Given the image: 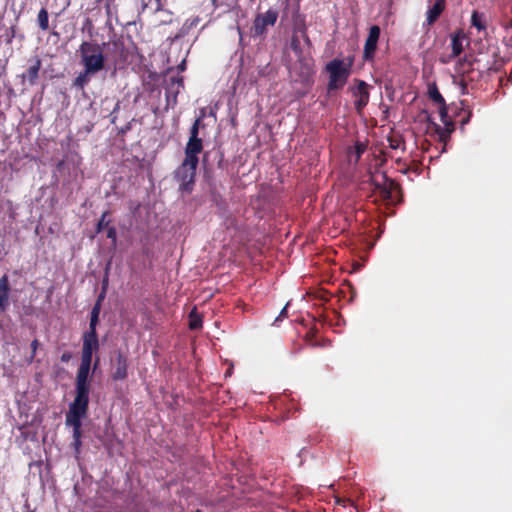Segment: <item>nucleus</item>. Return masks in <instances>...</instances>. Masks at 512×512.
<instances>
[{
	"label": "nucleus",
	"instance_id": "f257e3e1",
	"mask_svg": "<svg viewBox=\"0 0 512 512\" xmlns=\"http://www.w3.org/2000/svg\"><path fill=\"white\" fill-rule=\"evenodd\" d=\"M311 41L307 33V27L304 22L296 25L291 37L290 47L300 66V74L309 76L313 73L314 60L310 53Z\"/></svg>",
	"mask_w": 512,
	"mask_h": 512
},
{
	"label": "nucleus",
	"instance_id": "f03ea898",
	"mask_svg": "<svg viewBox=\"0 0 512 512\" xmlns=\"http://www.w3.org/2000/svg\"><path fill=\"white\" fill-rule=\"evenodd\" d=\"M78 51L83 68L91 70L96 74L105 68L106 57L100 44L84 41L81 43Z\"/></svg>",
	"mask_w": 512,
	"mask_h": 512
},
{
	"label": "nucleus",
	"instance_id": "7ed1b4c3",
	"mask_svg": "<svg viewBox=\"0 0 512 512\" xmlns=\"http://www.w3.org/2000/svg\"><path fill=\"white\" fill-rule=\"evenodd\" d=\"M351 67L352 60L345 63L339 58H335L326 64L325 70L329 74V81L327 84L328 93L340 90L346 85L351 73Z\"/></svg>",
	"mask_w": 512,
	"mask_h": 512
},
{
	"label": "nucleus",
	"instance_id": "20e7f679",
	"mask_svg": "<svg viewBox=\"0 0 512 512\" xmlns=\"http://www.w3.org/2000/svg\"><path fill=\"white\" fill-rule=\"evenodd\" d=\"M371 181L375 187V190L379 192L383 200H388L393 203L399 202L401 200V186L395 180L387 177L385 173L381 175V180L372 177Z\"/></svg>",
	"mask_w": 512,
	"mask_h": 512
},
{
	"label": "nucleus",
	"instance_id": "39448f33",
	"mask_svg": "<svg viewBox=\"0 0 512 512\" xmlns=\"http://www.w3.org/2000/svg\"><path fill=\"white\" fill-rule=\"evenodd\" d=\"M197 166L198 163L189 162L184 159L182 164L176 169L174 177L179 182V189L182 192H192L195 184Z\"/></svg>",
	"mask_w": 512,
	"mask_h": 512
},
{
	"label": "nucleus",
	"instance_id": "423d86ee",
	"mask_svg": "<svg viewBox=\"0 0 512 512\" xmlns=\"http://www.w3.org/2000/svg\"><path fill=\"white\" fill-rule=\"evenodd\" d=\"M91 367L80 365L76 374V396L72 403L89 404L90 381L88 380Z\"/></svg>",
	"mask_w": 512,
	"mask_h": 512
},
{
	"label": "nucleus",
	"instance_id": "0eeeda50",
	"mask_svg": "<svg viewBox=\"0 0 512 512\" xmlns=\"http://www.w3.org/2000/svg\"><path fill=\"white\" fill-rule=\"evenodd\" d=\"M89 404L71 403L66 416L68 424L73 426V440H81V420L86 417Z\"/></svg>",
	"mask_w": 512,
	"mask_h": 512
},
{
	"label": "nucleus",
	"instance_id": "6e6552de",
	"mask_svg": "<svg viewBox=\"0 0 512 512\" xmlns=\"http://www.w3.org/2000/svg\"><path fill=\"white\" fill-rule=\"evenodd\" d=\"M278 18V11L274 9H269L265 13H260L256 15L253 30L256 36H261L266 33L268 26H273Z\"/></svg>",
	"mask_w": 512,
	"mask_h": 512
},
{
	"label": "nucleus",
	"instance_id": "1a4fd4ad",
	"mask_svg": "<svg viewBox=\"0 0 512 512\" xmlns=\"http://www.w3.org/2000/svg\"><path fill=\"white\" fill-rule=\"evenodd\" d=\"M355 86L351 88L353 97L356 98L354 102L355 109L358 113H361L364 107L369 102V85L360 79H355Z\"/></svg>",
	"mask_w": 512,
	"mask_h": 512
},
{
	"label": "nucleus",
	"instance_id": "9d476101",
	"mask_svg": "<svg viewBox=\"0 0 512 512\" xmlns=\"http://www.w3.org/2000/svg\"><path fill=\"white\" fill-rule=\"evenodd\" d=\"M380 27L378 25H372L369 29L368 37L364 44L363 59L365 61H371L375 57L377 49V43L380 38Z\"/></svg>",
	"mask_w": 512,
	"mask_h": 512
},
{
	"label": "nucleus",
	"instance_id": "9b49d317",
	"mask_svg": "<svg viewBox=\"0 0 512 512\" xmlns=\"http://www.w3.org/2000/svg\"><path fill=\"white\" fill-rule=\"evenodd\" d=\"M184 87V79L180 75L171 76L165 86V95L168 105L173 106L177 103V97L180 89Z\"/></svg>",
	"mask_w": 512,
	"mask_h": 512
},
{
	"label": "nucleus",
	"instance_id": "f8f14e48",
	"mask_svg": "<svg viewBox=\"0 0 512 512\" xmlns=\"http://www.w3.org/2000/svg\"><path fill=\"white\" fill-rule=\"evenodd\" d=\"M203 150L202 139L189 138L185 147V158L189 162L199 163L198 155Z\"/></svg>",
	"mask_w": 512,
	"mask_h": 512
},
{
	"label": "nucleus",
	"instance_id": "ddd939ff",
	"mask_svg": "<svg viewBox=\"0 0 512 512\" xmlns=\"http://www.w3.org/2000/svg\"><path fill=\"white\" fill-rule=\"evenodd\" d=\"M82 340H83L82 351L89 352V354H90V353L97 352L99 350L100 345H99L97 330L88 329L87 331H85L83 333Z\"/></svg>",
	"mask_w": 512,
	"mask_h": 512
},
{
	"label": "nucleus",
	"instance_id": "4468645a",
	"mask_svg": "<svg viewBox=\"0 0 512 512\" xmlns=\"http://www.w3.org/2000/svg\"><path fill=\"white\" fill-rule=\"evenodd\" d=\"M127 370V357L122 352H119L116 356L112 379L116 381L126 379L128 375Z\"/></svg>",
	"mask_w": 512,
	"mask_h": 512
},
{
	"label": "nucleus",
	"instance_id": "2eb2a0df",
	"mask_svg": "<svg viewBox=\"0 0 512 512\" xmlns=\"http://www.w3.org/2000/svg\"><path fill=\"white\" fill-rule=\"evenodd\" d=\"M10 283L7 274L0 278V311L5 312L9 307Z\"/></svg>",
	"mask_w": 512,
	"mask_h": 512
},
{
	"label": "nucleus",
	"instance_id": "dca6fc26",
	"mask_svg": "<svg viewBox=\"0 0 512 512\" xmlns=\"http://www.w3.org/2000/svg\"><path fill=\"white\" fill-rule=\"evenodd\" d=\"M428 95H429V98L434 103L439 105L441 115L445 116L447 113L446 102H445V99L443 98V96L441 95V93L439 92V89L435 83L429 84Z\"/></svg>",
	"mask_w": 512,
	"mask_h": 512
},
{
	"label": "nucleus",
	"instance_id": "f3484780",
	"mask_svg": "<svg viewBox=\"0 0 512 512\" xmlns=\"http://www.w3.org/2000/svg\"><path fill=\"white\" fill-rule=\"evenodd\" d=\"M95 75L96 73L93 71L83 68V70L73 80L72 87L79 91H84L85 87L91 81V78Z\"/></svg>",
	"mask_w": 512,
	"mask_h": 512
},
{
	"label": "nucleus",
	"instance_id": "a211bd4d",
	"mask_svg": "<svg viewBox=\"0 0 512 512\" xmlns=\"http://www.w3.org/2000/svg\"><path fill=\"white\" fill-rule=\"evenodd\" d=\"M446 0H435L434 4L427 11V25L430 26L439 18L445 9Z\"/></svg>",
	"mask_w": 512,
	"mask_h": 512
},
{
	"label": "nucleus",
	"instance_id": "6ab92c4d",
	"mask_svg": "<svg viewBox=\"0 0 512 512\" xmlns=\"http://www.w3.org/2000/svg\"><path fill=\"white\" fill-rule=\"evenodd\" d=\"M317 330L311 328L304 336V341L307 345L311 347H327L331 345L330 340L328 339H317Z\"/></svg>",
	"mask_w": 512,
	"mask_h": 512
},
{
	"label": "nucleus",
	"instance_id": "aec40b11",
	"mask_svg": "<svg viewBox=\"0 0 512 512\" xmlns=\"http://www.w3.org/2000/svg\"><path fill=\"white\" fill-rule=\"evenodd\" d=\"M41 59L36 57L34 63L28 68L23 78H27L30 85H34L39 77V71L41 69Z\"/></svg>",
	"mask_w": 512,
	"mask_h": 512
},
{
	"label": "nucleus",
	"instance_id": "412c9836",
	"mask_svg": "<svg viewBox=\"0 0 512 512\" xmlns=\"http://www.w3.org/2000/svg\"><path fill=\"white\" fill-rule=\"evenodd\" d=\"M465 35L462 30L457 31L451 37L452 57L459 56L463 51V40Z\"/></svg>",
	"mask_w": 512,
	"mask_h": 512
},
{
	"label": "nucleus",
	"instance_id": "4be33fe9",
	"mask_svg": "<svg viewBox=\"0 0 512 512\" xmlns=\"http://www.w3.org/2000/svg\"><path fill=\"white\" fill-rule=\"evenodd\" d=\"M37 22L42 31L49 29V15L46 8H41L37 15Z\"/></svg>",
	"mask_w": 512,
	"mask_h": 512
},
{
	"label": "nucleus",
	"instance_id": "5701e85b",
	"mask_svg": "<svg viewBox=\"0 0 512 512\" xmlns=\"http://www.w3.org/2000/svg\"><path fill=\"white\" fill-rule=\"evenodd\" d=\"M101 306L99 304V301H96L95 305L93 306L90 314V323H89V329L96 330L98 321H99V314H100Z\"/></svg>",
	"mask_w": 512,
	"mask_h": 512
},
{
	"label": "nucleus",
	"instance_id": "b1692460",
	"mask_svg": "<svg viewBox=\"0 0 512 512\" xmlns=\"http://www.w3.org/2000/svg\"><path fill=\"white\" fill-rule=\"evenodd\" d=\"M202 327V319L196 312V309L194 308L189 313V328L191 330H197Z\"/></svg>",
	"mask_w": 512,
	"mask_h": 512
},
{
	"label": "nucleus",
	"instance_id": "393cba45",
	"mask_svg": "<svg viewBox=\"0 0 512 512\" xmlns=\"http://www.w3.org/2000/svg\"><path fill=\"white\" fill-rule=\"evenodd\" d=\"M471 25L478 29V31H483L486 29V25L483 20V15L474 11L471 16Z\"/></svg>",
	"mask_w": 512,
	"mask_h": 512
},
{
	"label": "nucleus",
	"instance_id": "a878e982",
	"mask_svg": "<svg viewBox=\"0 0 512 512\" xmlns=\"http://www.w3.org/2000/svg\"><path fill=\"white\" fill-rule=\"evenodd\" d=\"M110 214L109 211H105L100 220L98 221L97 223V226H96V232L97 233H100L101 231H103L104 229H108L109 224H110V220H107V216Z\"/></svg>",
	"mask_w": 512,
	"mask_h": 512
},
{
	"label": "nucleus",
	"instance_id": "bb28decb",
	"mask_svg": "<svg viewBox=\"0 0 512 512\" xmlns=\"http://www.w3.org/2000/svg\"><path fill=\"white\" fill-rule=\"evenodd\" d=\"M201 123H202V118L201 117L196 118V120L194 121V123L190 129V137L189 138L200 139L199 138V128H200Z\"/></svg>",
	"mask_w": 512,
	"mask_h": 512
},
{
	"label": "nucleus",
	"instance_id": "cd10ccee",
	"mask_svg": "<svg viewBox=\"0 0 512 512\" xmlns=\"http://www.w3.org/2000/svg\"><path fill=\"white\" fill-rule=\"evenodd\" d=\"M92 360H93V353L89 354V352H84V351L81 352V363H80V365L91 367Z\"/></svg>",
	"mask_w": 512,
	"mask_h": 512
},
{
	"label": "nucleus",
	"instance_id": "c85d7f7f",
	"mask_svg": "<svg viewBox=\"0 0 512 512\" xmlns=\"http://www.w3.org/2000/svg\"><path fill=\"white\" fill-rule=\"evenodd\" d=\"M107 238L110 239L113 242L114 245L116 244V241H117V231H116V228L114 226L108 227V229H107Z\"/></svg>",
	"mask_w": 512,
	"mask_h": 512
},
{
	"label": "nucleus",
	"instance_id": "c756f323",
	"mask_svg": "<svg viewBox=\"0 0 512 512\" xmlns=\"http://www.w3.org/2000/svg\"><path fill=\"white\" fill-rule=\"evenodd\" d=\"M366 145L364 143L357 142L355 145V153L357 160L361 157V155L365 152Z\"/></svg>",
	"mask_w": 512,
	"mask_h": 512
},
{
	"label": "nucleus",
	"instance_id": "7c9ffc66",
	"mask_svg": "<svg viewBox=\"0 0 512 512\" xmlns=\"http://www.w3.org/2000/svg\"><path fill=\"white\" fill-rule=\"evenodd\" d=\"M288 306H289V302L283 307V309L281 310V312L279 313V315L275 319V322L281 321V320H283L284 318L287 317V308H288Z\"/></svg>",
	"mask_w": 512,
	"mask_h": 512
},
{
	"label": "nucleus",
	"instance_id": "2f4dec72",
	"mask_svg": "<svg viewBox=\"0 0 512 512\" xmlns=\"http://www.w3.org/2000/svg\"><path fill=\"white\" fill-rule=\"evenodd\" d=\"M38 346H39V341L37 339H34L31 342V349H32L31 360L35 357L36 350H37Z\"/></svg>",
	"mask_w": 512,
	"mask_h": 512
},
{
	"label": "nucleus",
	"instance_id": "473e14b6",
	"mask_svg": "<svg viewBox=\"0 0 512 512\" xmlns=\"http://www.w3.org/2000/svg\"><path fill=\"white\" fill-rule=\"evenodd\" d=\"M106 285H107V279H105L103 281V291L100 293V295L98 296V299L97 301H99V304L101 305V301L104 299L105 297V289H106Z\"/></svg>",
	"mask_w": 512,
	"mask_h": 512
},
{
	"label": "nucleus",
	"instance_id": "72a5a7b5",
	"mask_svg": "<svg viewBox=\"0 0 512 512\" xmlns=\"http://www.w3.org/2000/svg\"><path fill=\"white\" fill-rule=\"evenodd\" d=\"M400 140H397V139H389V143H390V147L392 149H398L399 146H400Z\"/></svg>",
	"mask_w": 512,
	"mask_h": 512
},
{
	"label": "nucleus",
	"instance_id": "f704fd0d",
	"mask_svg": "<svg viewBox=\"0 0 512 512\" xmlns=\"http://www.w3.org/2000/svg\"><path fill=\"white\" fill-rule=\"evenodd\" d=\"M70 358H71V355L68 352H65L61 355L62 362H68L70 360Z\"/></svg>",
	"mask_w": 512,
	"mask_h": 512
},
{
	"label": "nucleus",
	"instance_id": "c9c22d12",
	"mask_svg": "<svg viewBox=\"0 0 512 512\" xmlns=\"http://www.w3.org/2000/svg\"><path fill=\"white\" fill-rule=\"evenodd\" d=\"M73 446L75 450L78 452L81 446V440H73Z\"/></svg>",
	"mask_w": 512,
	"mask_h": 512
},
{
	"label": "nucleus",
	"instance_id": "e433bc0d",
	"mask_svg": "<svg viewBox=\"0 0 512 512\" xmlns=\"http://www.w3.org/2000/svg\"><path fill=\"white\" fill-rule=\"evenodd\" d=\"M177 68H178V70H179V71H181V72H182V71H184V70L186 69V61H185V60H183V61L178 65V67H177Z\"/></svg>",
	"mask_w": 512,
	"mask_h": 512
},
{
	"label": "nucleus",
	"instance_id": "4c0bfd02",
	"mask_svg": "<svg viewBox=\"0 0 512 512\" xmlns=\"http://www.w3.org/2000/svg\"><path fill=\"white\" fill-rule=\"evenodd\" d=\"M14 37H15V28L11 27V34H10L7 42L10 43Z\"/></svg>",
	"mask_w": 512,
	"mask_h": 512
},
{
	"label": "nucleus",
	"instance_id": "58836bf2",
	"mask_svg": "<svg viewBox=\"0 0 512 512\" xmlns=\"http://www.w3.org/2000/svg\"><path fill=\"white\" fill-rule=\"evenodd\" d=\"M99 362H100V359H99V357H97L95 360V363H94V370L98 367Z\"/></svg>",
	"mask_w": 512,
	"mask_h": 512
},
{
	"label": "nucleus",
	"instance_id": "ea45409f",
	"mask_svg": "<svg viewBox=\"0 0 512 512\" xmlns=\"http://www.w3.org/2000/svg\"><path fill=\"white\" fill-rule=\"evenodd\" d=\"M197 22H198V18L193 19L192 22L190 23V27L196 25Z\"/></svg>",
	"mask_w": 512,
	"mask_h": 512
},
{
	"label": "nucleus",
	"instance_id": "a19ab883",
	"mask_svg": "<svg viewBox=\"0 0 512 512\" xmlns=\"http://www.w3.org/2000/svg\"><path fill=\"white\" fill-rule=\"evenodd\" d=\"M511 82H512V73H511V74H510V76L507 78V83H506V84L511 83Z\"/></svg>",
	"mask_w": 512,
	"mask_h": 512
},
{
	"label": "nucleus",
	"instance_id": "79ce46f5",
	"mask_svg": "<svg viewBox=\"0 0 512 512\" xmlns=\"http://www.w3.org/2000/svg\"><path fill=\"white\" fill-rule=\"evenodd\" d=\"M162 1H163V0H156V2L158 3V6H161V5H162Z\"/></svg>",
	"mask_w": 512,
	"mask_h": 512
},
{
	"label": "nucleus",
	"instance_id": "37998d69",
	"mask_svg": "<svg viewBox=\"0 0 512 512\" xmlns=\"http://www.w3.org/2000/svg\"><path fill=\"white\" fill-rule=\"evenodd\" d=\"M509 45L512 46V35H511V38L509 40Z\"/></svg>",
	"mask_w": 512,
	"mask_h": 512
},
{
	"label": "nucleus",
	"instance_id": "c03bdc74",
	"mask_svg": "<svg viewBox=\"0 0 512 512\" xmlns=\"http://www.w3.org/2000/svg\"><path fill=\"white\" fill-rule=\"evenodd\" d=\"M510 27L512 28V18H511V21H510Z\"/></svg>",
	"mask_w": 512,
	"mask_h": 512
}]
</instances>
